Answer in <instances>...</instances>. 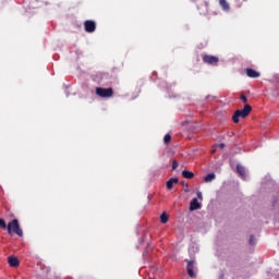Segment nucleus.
<instances>
[{
	"mask_svg": "<svg viewBox=\"0 0 279 279\" xmlns=\"http://www.w3.org/2000/svg\"><path fill=\"white\" fill-rule=\"evenodd\" d=\"M250 112H252V106L245 105L243 109L236 110L232 116L233 123H239V119H245L250 117Z\"/></svg>",
	"mask_w": 279,
	"mask_h": 279,
	"instance_id": "f257e3e1",
	"label": "nucleus"
},
{
	"mask_svg": "<svg viewBox=\"0 0 279 279\" xmlns=\"http://www.w3.org/2000/svg\"><path fill=\"white\" fill-rule=\"evenodd\" d=\"M84 27H85V32H87V34H93V32H95V29H97V24L93 20H87L84 22Z\"/></svg>",
	"mask_w": 279,
	"mask_h": 279,
	"instance_id": "39448f33",
	"label": "nucleus"
},
{
	"mask_svg": "<svg viewBox=\"0 0 279 279\" xmlns=\"http://www.w3.org/2000/svg\"><path fill=\"white\" fill-rule=\"evenodd\" d=\"M7 230L9 234H17V236H23V229H21V225H19L17 219H13L11 222H9Z\"/></svg>",
	"mask_w": 279,
	"mask_h": 279,
	"instance_id": "f03ea898",
	"label": "nucleus"
},
{
	"mask_svg": "<svg viewBox=\"0 0 279 279\" xmlns=\"http://www.w3.org/2000/svg\"><path fill=\"white\" fill-rule=\"evenodd\" d=\"M160 221L162 223H167V221H169V216L167 215V213H162L160 216Z\"/></svg>",
	"mask_w": 279,
	"mask_h": 279,
	"instance_id": "2eb2a0df",
	"label": "nucleus"
},
{
	"mask_svg": "<svg viewBox=\"0 0 279 279\" xmlns=\"http://www.w3.org/2000/svg\"><path fill=\"white\" fill-rule=\"evenodd\" d=\"M178 167H179L178 160H173L172 161V170L175 171V169H178Z\"/></svg>",
	"mask_w": 279,
	"mask_h": 279,
	"instance_id": "a211bd4d",
	"label": "nucleus"
},
{
	"mask_svg": "<svg viewBox=\"0 0 279 279\" xmlns=\"http://www.w3.org/2000/svg\"><path fill=\"white\" fill-rule=\"evenodd\" d=\"M149 279H155V278H149Z\"/></svg>",
	"mask_w": 279,
	"mask_h": 279,
	"instance_id": "5701e85b",
	"label": "nucleus"
},
{
	"mask_svg": "<svg viewBox=\"0 0 279 279\" xmlns=\"http://www.w3.org/2000/svg\"><path fill=\"white\" fill-rule=\"evenodd\" d=\"M182 175H183V178H185V180H193L195 178V173H193L189 170H183Z\"/></svg>",
	"mask_w": 279,
	"mask_h": 279,
	"instance_id": "f8f14e48",
	"label": "nucleus"
},
{
	"mask_svg": "<svg viewBox=\"0 0 279 279\" xmlns=\"http://www.w3.org/2000/svg\"><path fill=\"white\" fill-rule=\"evenodd\" d=\"M0 228H2V230H5L8 228V225L5 223V220L3 218H0Z\"/></svg>",
	"mask_w": 279,
	"mask_h": 279,
	"instance_id": "dca6fc26",
	"label": "nucleus"
},
{
	"mask_svg": "<svg viewBox=\"0 0 279 279\" xmlns=\"http://www.w3.org/2000/svg\"><path fill=\"white\" fill-rule=\"evenodd\" d=\"M180 180L178 178H171L169 181L166 182V187L168 191H171L173 189V184H178Z\"/></svg>",
	"mask_w": 279,
	"mask_h": 279,
	"instance_id": "1a4fd4ad",
	"label": "nucleus"
},
{
	"mask_svg": "<svg viewBox=\"0 0 279 279\" xmlns=\"http://www.w3.org/2000/svg\"><path fill=\"white\" fill-rule=\"evenodd\" d=\"M203 62L205 64H210L211 66H215L219 64V57L210 56V54H204L203 56Z\"/></svg>",
	"mask_w": 279,
	"mask_h": 279,
	"instance_id": "20e7f679",
	"label": "nucleus"
},
{
	"mask_svg": "<svg viewBox=\"0 0 279 279\" xmlns=\"http://www.w3.org/2000/svg\"><path fill=\"white\" fill-rule=\"evenodd\" d=\"M236 171L239 175H241V178H245V168H243L242 166H236Z\"/></svg>",
	"mask_w": 279,
	"mask_h": 279,
	"instance_id": "4468645a",
	"label": "nucleus"
},
{
	"mask_svg": "<svg viewBox=\"0 0 279 279\" xmlns=\"http://www.w3.org/2000/svg\"><path fill=\"white\" fill-rule=\"evenodd\" d=\"M250 245H254V235L250 236V241H248Z\"/></svg>",
	"mask_w": 279,
	"mask_h": 279,
	"instance_id": "aec40b11",
	"label": "nucleus"
},
{
	"mask_svg": "<svg viewBox=\"0 0 279 279\" xmlns=\"http://www.w3.org/2000/svg\"><path fill=\"white\" fill-rule=\"evenodd\" d=\"M218 147H219L220 149H223V147H226V144L221 143V144L218 145Z\"/></svg>",
	"mask_w": 279,
	"mask_h": 279,
	"instance_id": "412c9836",
	"label": "nucleus"
},
{
	"mask_svg": "<svg viewBox=\"0 0 279 279\" xmlns=\"http://www.w3.org/2000/svg\"><path fill=\"white\" fill-rule=\"evenodd\" d=\"M219 5L225 12H230V3L227 0H219Z\"/></svg>",
	"mask_w": 279,
	"mask_h": 279,
	"instance_id": "9b49d317",
	"label": "nucleus"
},
{
	"mask_svg": "<svg viewBox=\"0 0 279 279\" xmlns=\"http://www.w3.org/2000/svg\"><path fill=\"white\" fill-rule=\"evenodd\" d=\"M96 95L98 97L108 99L114 95V89H112V87H109V88L96 87Z\"/></svg>",
	"mask_w": 279,
	"mask_h": 279,
	"instance_id": "7ed1b4c3",
	"label": "nucleus"
},
{
	"mask_svg": "<svg viewBox=\"0 0 279 279\" xmlns=\"http://www.w3.org/2000/svg\"><path fill=\"white\" fill-rule=\"evenodd\" d=\"M8 263L10 267H19V258H16L15 256H10L8 258Z\"/></svg>",
	"mask_w": 279,
	"mask_h": 279,
	"instance_id": "9d476101",
	"label": "nucleus"
},
{
	"mask_svg": "<svg viewBox=\"0 0 279 279\" xmlns=\"http://www.w3.org/2000/svg\"><path fill=\"white\" fill-rule=\"evenodd\" d=\"M199 208H202V205L199 204V202L197 201V198H193L191 204H190V210H199Z\"/></svg>",
	"mask_w": 279,
	"mask_h": 279,
	"instance_id": "6e6552de",
	"label": "nucleus"
},
{
	"mask_svg": "<svg viewBox=\"0 0 279 279\" xmlns=\"http://www.w3.org/2000/svg\"><path fill=\"white\" fill-rule=\"evenodd\" d=\"M163 143L169 144L171 143V135L170 134H166L165 137H163Z\"/></svg>",
	"mask_w": 279,
	"mask_h": 279,
	"instance_id": "f3484780",
	"label": "nucleus"
},
{
	"mask_svg": "<svg viewBox=\"0 0 279 279\" xmlns=\"http://www.w3.org/2000/svg\"><path fill=\"white\" fill-rule=\"evenodd\" d=\"M240 99H241V101H243V104H247V96L242 94Z\"/></svg>",
	"mask_w": 279,
	"mask_h": 279,
	"instance_id": "6ab92c4d",
	"label": "nucleus"
},
{
	"mask_svg": "<svg viewBox=\"0 0 279 279\" xmlns=\"http://www.w3.org/2000/svg\"><path fill=\"white\" fill-rule=\"evenodd\" d=\"M198 199H202V192H197Z\"/></svg>",
	"mask_w": 279,
	"mask_h": 279,
	"instance_id": "4be33fe9",
	"label": "nucleus"
},
{
	"mask_svg": "<svg viewBox=\"0 0 279 279\" xmlns=\"http://www.w3.org/2000/svg\"><path fill=\"white\" fill-rule=\"evenodd\" d=\"M245 73H246L247 77H251L253 80H256V78L260 77V72H258V71H256L252 68H247L245 70Z\"/></svg>",
	"mask_w": 279,
	"mask_h": 279,
	"instance_id": "0eeeda50",
	"label": "nucleus"
},
{
	"mask_svg": "<svg viewBox=\"0 0 279 279\" xmlns=\"http://www.w3.org/2000/svg\"><path fill=\"white\" fill-rule=\"evenodd\" d=\"M217 178V174H215L214 172L213 173H209L207 174L205 178H204V182H213V180H215Z\"/></svg>",
	"mask_w": 279,
	"mask_h": 279,
	"instance_id": "ddd939ff",
	"label": "nucleus"
},
{
	"mask_svg": "<svg viewBox=\"0 0 279 279\" xmlns=\"http://www.w3.org/2000/svg\"><path fill=\"white\" fill-rule=\"evenodd\" d=\"M186 269H187V275L190 276V278H197V275L193 270V269H195V260H187Z\"/></svg>",
	"mask_w": 279,
	"mask_h": 279,
	"instance_id": "423d86ee",
	"label": "nucleus"
}]
</instances>
